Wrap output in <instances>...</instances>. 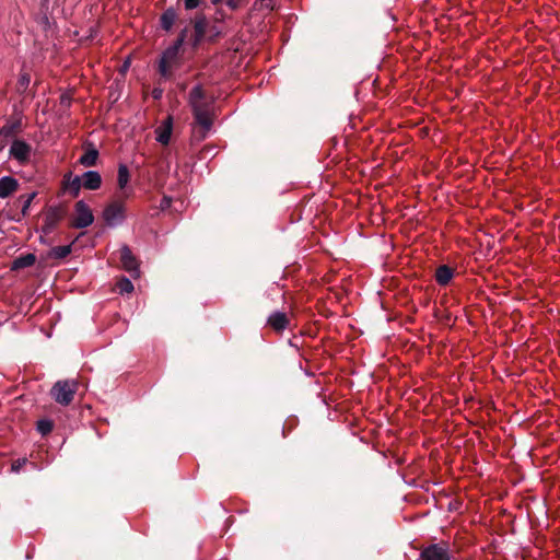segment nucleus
<instances>
[{"mask_svg": "<svg viewBox=\"0 0 560 560\" xmlns=\"http://www.w3.org/2000/svg\"><path fill=\"white\" fill-rule=\"evenodd\" d=\"M213 5L220 4L223 0H210Z\"/></svg>", "mask_w": 560, "mask_h": 560, "instance_id": "nucleus-36", "label": "nucleus"}, {"mask_svg": "<svg viewBox=\"0 0 560 560\" xmlns=\"http://www.w3.org/2000/svg\"><path fill=\"white\" fill-rule=\"evenodd\" d=\"M420 560H450L446 544H434L424 548L420 553Z\"/></svg>", "mask_w": 560, "mask_h": 560, "instance_id": "nucleus-7", "label": "nucleus"}, {"mask_svg": "<svg viewBox=\"0 0 560 560\" xmlns=\"http://www.w3.org/2000/svg\"><path fill=\"white\" fill-rule=\"evenodd\" d=\"M67 177H68V179L66 183V188L69 190V192L73 197H77L81 190V187H83L82 186V177L81 176L72 177L71 173H69Z\"/></svg>", "mask_w": 560, "mask_h": 560, "instance_id": "nucleus-21", "label": "nucleus"}, {"mask_svg": "<svg viewBox=\"0 0 560 560\" xmlns=\"http://www.w3.org/2000/svg\"><path fill=\"white\" fill-rule=\"evenodd\" d=\"M226 4L229 8H231L232 10H236L240 8L241 3H240V0H228L226 1Z\"/></svg>", "mask_w": 560, "mask_h": 560, "instance_id": "nucleus-33", "label": "nucleus"}, {"mask_svg": "<svg viewBox=\"0 0 560 560\" xmlns=\"http://www.w3.org/2000/svg\"><path fill=\"white\" fill-rule=\"evenodd\" d=\"M26 463V459H18L12 464V470L19 472L22 466Z\"/></svg>", "mask_w": 560, "mask_h": 560, "instance_id": "nucleus-31", "label": "nucleus"}, {"mask_svg": "<svg viewBox=\"0 0 560 560\" xmlns=\"http://www.w3.org/2000/svg\"><path fill=\"white\" fill-rule=\"evenodd\" d=\"M22 120L21 119H14L12 121H8L1 129H0V138H4L7 140H19L16 137L22 131Z\"/></svg>", "mask_w": 560, "mask_h": 560, "instance_id": "nucleus-11", "label": "nucleus"}, {"mask_svg": "<svg viewBox=\"0 0 560 560\" xmlns=\"http://www.w3.org/2000/svg\"><path fill=\"white\" fill-rule=\"evenodd\" d=\"M189 105L191 106L195 126L194 133L197 138L205 139L213 135L212 103L206 97L201 85H196L189 92Z\"/></svg>", "mask_w": 560, "mask_h": 560, "instance_id": "nucleus-1", "label": "nucleus"}, {"mask_svg": "<svg viewBox=\"0 0 560 560\" xmlns=\"http://www.w3.org/2000/svg\"><path fill=\"white\" fill-rule=\"evenodd\" d=\"M187 33H188V28L185 27L184 30H182V32L179 33L178 35V38H183V42H185L186 37H187Z\"/></svg>", "mask_w": 560, "mask_h": 560, "instance_id": "nucleus-34", "label": "nucleus"}, {"mask_svg": "<svg viewBox=\"0 0 560 560\" xmlns=\"http://www.w3.org/2000/svg\"><path fill=\"white\" fill-rule=\"evenodd\" d=\"M208 20L203 13H199L194 20V34L190 38L194 48H197L207 37Z\"/></svg>", "mask_w": 560, "mask_h": 560, "instance_id": "nucleus-6", "label": "nucleus"}, {"mask_svg": "<svg viewBox=\"0 0 560 560\" xmlns=\"http://www.w3.org/2000/svg\"><path fill=\"white\" fill-rule=\"evenodd\" d=\"M171 202H172V199L170 197H166V196L163 197V199L161 200V205H160L161 209L162 210L167 209L171 206Z\"/></svg>", "mask_w": 560, "mask_h": 560, "instance_id": "nucleus-32", "label": "nucleus"}, {"mask_svg": "<svg viewBox=\"0 0 560 560\" xmlns=\"http://www.w3.org/2000/svg\"><path fill=\"white\" fill-rule=\"evenodd\" d=\"M30 82H31V77L28 73H22L19 78V81H18V84H16V90L19 93H24L28 85H30Z\"/></svg>", "mask_w": 560, "mask_h": 560, "instance_id": "nucleus-24", "label": "nucleus"}, {"mask_svg": "<svg viewBox=\"0 0 560 560\" xmlns=\"http://www.w3.org/2000/svg\"><path fill=\"white\" fill-rule=\"evenodd\" d=\"M163 89L162 88H159V86H155L153 90H152V97L154 100H161L162 96H163Z\"/></svg>", "mask_w": 560, "mask_h": 560, "instance_id": "nucleus-30", "label": "nucleus"}, {"mask_svg": "<svg viewBox=\"0 0 560 560\" xmlns=\"http://www.w3.org/2000/svg\"><path fill=\"white\" fill-rule=\"evenodd\" d=\"M177 20V13L174 8H167L160 18L161 27L164 31H171L175 21Z\"/></svg>", "mask_w": 560, "mask_h": 560, "instance_id": "nucleus-16", "label": "nucleus"}, {"mask_svg": "<svg viewBox=\"0 0 560 560\" xmlns=\"http://www.w3.org/2000/svg\"><path fill=\"white\" fill-rule=\"evenodd\" d=\"M130 179L129 170L125 164H120L118 167L117 174V184L120 190H122V196L125 198H129L132 195V189L127 188V185Z\"/></svg>", "mask_w": 560, "mask_h": 560, "instance_id": "nucleus-12", "label": "nucleus"}, {"mask_svg": "<svg viewBox=\"0 0 560 560\" xmlns=\"http://www.w3.org/2000/svg\"><path fill=\"white\" fill-rule=\"evenodd\" d=\"M52 422L49 420H39L37 422V430L43 434H48L52 430Z\"/></svg>", "mask_w": 560, "mask_h": 560, "instance_id": "nucleus-25", "label": "nucleus"}, {"mask_svg": "<svg viewBox=\"0 0 560 560\" xmlns=\"http://www.w3.org/2000/svg\"><path fill=\"white\" fill-rule=\"evenodd\" d=\"M94 222V214L84 200H79L74 205V213L70 225L74 229H85Z\"/></svg>", "mask_w": 560, "mask_h": 560, "instance_id": "nucleus-4", "label": "nucleus"}, {"mask_svg": "<svg viewBox=\"0 0 560 560\" xmlns=\"http://www.w3.org/2000/svg\"><path fill=\"white\" fill-rule=\"evenodd\" d=\"M120 261L124 269L130 273L131 277L139 276V264L137 258L132 255L130 248L124 245L120 248Z\"/></svg>", "mask_w": 560, "mask_h": 560, "instance_id": "nucleus-8", "label": "nucleus"}, {"mask_svg": "<svg viewBox=\"0 0 560 560\" xmlns=\"http://www.w3.org/2000/svg\"><path fill=\"white\" fill-rule=\"evenodd\" d=\"M98 158V151L97 149L93 148L92 145H89L85 150V152L81 155L79 159V163L83 165L84 167H90L96 164Z\"/></svg>", "mask_w": 560, "mask_h": 560, "instance_id": "nucleus-17", "label": "nucleus"}, {"mask_svg": "<svg viewBox=\"0 0 560 560\" xmlns=\"http://www.w3.org/2000/svg\"><path fill=\"white\" fill-rule=\"evenodd\" d=\"M78 389V382L73 380L58 381L51 388L50 394L56 402L68 406Z\"/></svg>", "mask_w": 560, "mask_h": 560, "instance_id": "nucleus-3", "label": "nucleus"}, {"mask_svg": "<svg viewBox=\"0 0 560 560\" xmlns=\"http://www.w3.org/2000/svg\"><path fill=\"white\" fill-rule=\"evenodd\" d=\"M36 196V192H31L24 197L23 206H22V214L26 215L27 211Z\"/></svg>", "mask_w": 560, "mask_h": 560, "instance_id": "nucleus-26", "label": "nucleus"}, {"mask_svg": "<svg viewBox=\"0 0 560 560\" xmlns=\"http://www.w3.org/2000/svg\"><path fill=\"white\" fill-rule=\"evenodd\" d=\"M117 288L121 294H129L133 291V284L128 278L120 279Z\"/></svg>", "mask_w": 560, "mask_h": 560, "instance_id": "nucleus-23", "label": "nucleus"}, {"mask_svg": "<svg viewBox=\"0 0 560 560\" xmlns=\"http://www.w3.org/2000/svg\"><path fill=\"white\" fill-rule=\"evenodd\" d=\"M184 42H183V38H178L175 40L174 45L172 47H168L167 49H173L174 50V59L177 60V55H178V50L179 48L183 46Z\"/></svg>", "mask_w": 560, "mask_h": 560, "instance_id": "nucleus-28", "label": "nucleus"}, {"mask_svg": "<svg viewBox=\"0 0 560 560\" xmlns=\"http://www.w3.org/2000/svg\"><path fill=\"white\" fill-rule=\"evenodd\" d=\"M186 10H192L197 8L200 3V0H184Z\"/></svg>", "mask_w": 560, "mask_h": 560, "instance_id": "nucleus-29", "label": "nucleus"}, {"mask_svg": "<svg viewBox=\"0 0 560 560\" xmlns=\"http://www.w3.org/2000/svg\"><path fill=\"white\" fill-rule=\"evenodd\" d=\"M220 35H221V31L215 25L208 24V33H207V37H206V38H208V40L214 42Z\"/></svg>", "mask_w": 560, "mask_h": 560, "instance_id": "nucleus-27", "label": "nucleus"}, {"mask_svg": "<svg viewBox=\"0 0 560 560\" xmlns=\"http://www.w3.org/2000/svg\"><path fill=\"white\" fill-rule=\"evenodd\" d=\"M35 261H36V256L32 253H28V254H25V255H22V256H19L18 258H15L12 262L11 269L20 270L23 268H27V267L33 266L35 264Z\"/></svg>", "mask_w": 560, "mask_h": 560, "instance_id": "nucleus-18", "label": "nucleus"}, {"mask_svg": "<svg viewBox=\"0 0 560 560\" xmlns=\"http://www.w3.org/2000/svg\"><path fill=\"white\" fill-rule=\"evenodd\" d=\"M126 211L125 202L121 199H116L104 208L102 217L107 226L116 228L124 223Z\"/></svg>", "mask_w": 560, "mask_h": 560, "instance_id": "nucleus-2", "label": "nucleus"}, {"mask_svg": "<svg viewBox=\"0 0 560 560\" xmlns=\"http://www.w3.org/2000/svg\"><path fill=\"white\" fill-rule=\"evenodd\" d=\"M454 276L453 269L446 265H442L436 269L435 279L440 285H446L450 283Z\"/></svg>", "mask_w": 560, "mask_h": 560, "instance_id": "nucleus-20", "label": "nucleus"}, {"mask_svg": "<svg viewBox=\"0 0 560 560\" xmlns=\"http://www.w3.org/2000/svg\"><path fill=\"white\" fill-rule=\"evenodd\" d=\"M71 245L56 246L50 250V257L56 259L66 258L71 253Z\"/></svg>", "mask_w": 560, "mask_h": 560, "instance_id": "nucleus-22", "label": "nucleus"}, {"mask_svg": "<svg viewBox=\"0 0 560 560\" xmlns=\"http://www.w3.org/2000/svg\"><path fill=\"white\" fill-rule=\"evenodd\" d=\"M19 183L11 176L0 178V198H7L18 189Z\"/></svg>", "mask_w": 560, "mask_h": 560, "instance_id": "nucleus-14", "label": "nucleus"}, {"mask_svg": "<svg viewBox=\"0 0 560 560\" xmlns=\"http://www.w3.org/2000/svg\"><path fill=\"white\" fill-rule=\"evenodd\" d=\"M67 209L62 205L50 206L47 208L44 217L42 232L49 235L57 225L65 219Z\"/></svg>", "mask_w": 560, "mask_h": 560, "instance_id": "nucleus-5", "label": "nucleus"}, {"mask_svg": "<svg viewBox=\"0 0 560 560\" xmlns=\"http://www.w3.org/2000/svg\"><path fill=\"white\" fill-rule=\"evenodd\" d=\"M268 324L278 331H281L288 326L287 315L282 312H275L268 318Z\"/></svg>", "mask_w": 560, "mask_h": 560, "instance_id": "nucleus-15", "label": "nucleus"}, {"mask_svg": "<svg viewBox=\"0 0 560 560\" xmlns=\"http://www.w3.org/2000/svg\"><path fill=\"white\" fill-rule=\"evenodd\" d=\"M33 149L27 142H12L10 155L19 163L24 164L30 161Z\"/></svg>", "mask_w": 560, "mask_h": 560, "instance_id": "nucleus-10", "label": "nucleus"}, {"mask_svg": "<svg viewBox=\"0 0 560 560\" xmlns=\"http://www.w3.org/2000/svg\"><path fill=\"white\" fill-rule=\"evenodd\" d=\"M70 102H71L70 97L65 96V95H63V96H61V104H62V105H67V106H69V105H70Z\"/></svg>", "mask_w": 560, "mask_h": 560, "instance_id": "nucleus-35", "label": "nucleus"}, {"mask_svg": "<svg viewBox=\"0 0 560 560\" xmlns=\"http://www.w3.org/2000/svg\"><path fill=\"white\" fill-rule=\"evenodd\" d=\"M82 186L89 190H95L101 187L102 177L98 172L88 171L82 174Z\"/></svg>", "mask_w": 560, "mask_h": 560, "instance_id": "nucleus-13", "label": "nucleus"}, {"mask_svg": "<svg viewBox=\"0 0 560 560\" xmlns=\"http://www.w3.org/2000/svg\"><path fill=\"white\" fill-rule=\"evenodd\" d=\"M173 131V120L172 117L168 116L162 125L156 129V138L155 140H171Z\"/></svg>", "mask_w": 560, "mask_h": 560, "instance_id": "nucleus-19", "label": "nucleus"}, {"mask_svg": "<svg viewBox=\"0 0 560 560\" xmlns=\"http://www.w3.org/2000/svg\"><path fill=\"white\" fill-rule=\"evenodd\" d=\"M175 62H176V59H174V50L166 49L162 54L160 61H159V67H158V71L163 79L168 80L172 78V75H173L172 67Z\"/></svg>", "mask_w": 560, "mask_h": 560, "instance_id": "nucleus-9", "label": "nucleus"}]
</instances>
